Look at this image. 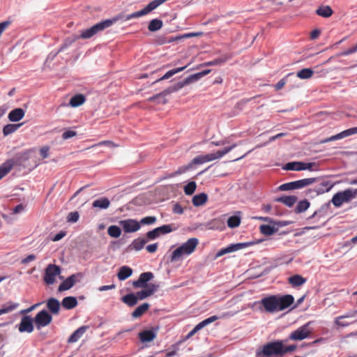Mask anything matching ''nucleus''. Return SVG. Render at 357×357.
<instances>
[{"label": "nucleus", "mask_w": 357, "mask_h": 357, "mask_svg": "<svg viewBox=\"0 0 357 357\" xmlns=\"http://www.w3.org/2000/svg\"><path fill=\"white\" fill-rule=\"evenodd\" d=\"M303 165V162H291L285 165L284 169L287 170L301 171Z\"/></svg>", "instance_id": "nucleus-37"}, {"label": "nucleus", "mask_w": 357, "mask_h": 357, "mask_svg": "<svg viewBox=\"0 0 357 357\" xmlns=\"http://www.w3.org/2000/svg\"><path fill=\"white\" fill-rule=\"evenodd\" d=\"M293 302L294 298L291 295L271 296L264 298L261 301V304L266 312L274 313L287 308Z\"/></svg>", "instance_id": "nucleus-1"}, {"label": "nucleus", "mask_w": 357, "mask_h": 357, "mask_svg": "<svg viewBox=\"0 0 357 357\" xmlns=\"http://www.w3.org/2000/svg\"><path fill=\"white\" fill-rule=\"evenodd\" d=\"M110 205V201L107 197H102L98 199H96L92 203L93 208H98L100 209H106Z\"/></svg>", "instance_id": "nucleus-24"}, {"label": "nucleus", "mask_w": 357, "mask_h": 357, "mask_svg": "<svg viewBox=\"0 0 357 357\" xmlns=\"http://www.w3.org/2000/svg\"><path fill=\"white\" fill-rule=\"evenodd\" d=\"M218 319V317L217 316H212L211 317H208V318L204 319V321L200 322L199 324L200 326H202V328H203L204 327H205L208 324H211V323L214 322L215 321H216Z\"/></svg>", "instance_id": "nucleus-54"}, {"label": "nucleus", "mask_w": 357, "mask_h": 357, "mask_svg": "<svg viewBox=\"0 0 357 357\" xmlns=\"http://www.w3.org/2000/svg\"><path fill=\"white\" fill-rule=\"evenodd\" d=\"M174 92H175V91H173V88L172 86H169L167 89H166L165 90H164L162 93H158V94H157L155 96H153L149 98V100L151 101V102H153L158 98H159L160 96H166L167 94H170V93H174Z\"/></svg>", "instance_id": "nucleus-47"}, {"label": "nucleus", "mask_w": 357, "mask_h": 357, "mask_svg": "<svg viewBox=\"0 0 357 357\" xmlns=\"http://www.w3.org/2000/svg\"><path fill=\"white\" fill-rule=\"evenodd\" d=\"M347 318H349L348 316H341L335 319V324L339 327H346L348 326L351 322L347 321L346 320Z\"/></svg>", "instance_id": "nucleus-44"}, {"label": "nucleus", "mask_w": 357, "mask_h": 357, "mask_svg": "<svg viewBox=\"0 0 357 357\" xmlns=\"http://www.w3.org/2000/svg\"><path fill=\"white\" fill-rule=\"evenodd\" d=\"M147 241H148L146 238H138L132 241L131 246L132 247V249L135 250L136 251H139L144 247Z\"/></svg>", "instance_id": "nucleus-34"}, {"label": "nucleus", "mask_w": 357, "mask_h": 357, "mask_svg": "<svg viewBox=\"0 0 357 357\" xmlns=\"http://www.w3.org/2000/svg\"><path fill=\"white\" fill-rule=\"evenodd\" d=\"M52 321V315L46 310L39 312L33 319V323L38 330L46 327L51 324Z\"/></svg>", "instance_id": "nucleus-8"}, {"label": "nucleus", "mask_w": 357, "mask_h": 357, "mask_svg": "<svg viewBox=\"0 0 357 357\" xmlns=\"http://www.w3.org/2000/svg\"><path fill=\"white\" fill-rule=\"evenodd\" d=\"M310 324V322H308L291 333L289 335V339L294 341H301L306 339L311 334V331L309 328Z\"/></svg>", "instance_id": "nucleus-9"}, {"label": "nucleus", "mask_w": 357, "mask_h": 357, "mask_svg": "<svg viewBox=\"0 0 357 357\" xmlns=\"http://www.w3.org/2000/svg\"><path fill=\"white\" fill-rule=\"evenodd\" d=\"M162 21L158 19L152 20L148 26V29L150 31H156L160 29L162 26Z\"/></svg>", "instance_id": "nucleus-36"}, {"label": "nucleus", "mask_w": 357, "mask_h": 357, "mask_svg": "<svg viewBox=\"0 0 357 357\" xmlns=\"http://www.w3.org/2000/svg\"><path fill=\"white\" fill-rule=\"evenodd\" d=\"M158 329L144 330L139 333V337L142 342L153 341L157 335Z\"/></svg>", "instance_id": "nucleus-18"}, {"label": "nucleus", "mask_w": 357, "mask_h": 357, "mask_svg": "<svg viewBox=\"0 0 357 357\" xmlns=\"http://www.w3.org/2000/svg\"><path fill=\"white\" fill-rule=\"evenodd\" d=\"M208 200V195L206 193H200L193 197L192 202L195 206L204 205Z\"/></svg>", "instance_id": "nucleus-25"}, {"label": "nucleus", "mask_w": 357, "mask_h": 357, "mask_svg": "<svg viewBox=\"0 0 357 357\" xmlns=\"http://www.w3.org/2000/svg\"><path fill=\"white\" fill-rule=\"evenodd\" d=\"M241 218L238 216L233 215L228 218L227 225L230 228H235L240 225Z\"/></svg>", "instance_id": "nucleus-41"}, {"label": "nucleus", "mask_w": 357, "mask_h": 357, "mask_svg": "<svg viewBox=\"0 0 357 357\" xmlns=\"http://www.w3.org/2000/svg\"><path fill=\"white\" fill-rule=\"evenodd\" d=\"M154 277L151 272H145L140 274L138 280L133 281L132 285L135 288H145L148 286L147 282Z\"/></svg>", "instance_id": "nucleus-13"}, {"label": "nucleus", "mask_w": 357, "mask_h": 357, "mask_svg": "<svg viewBox=\"0 0 357 357\" xmlns=\"http://www.w3.org/2000/svg\"><path fill=\"white\" fill-rule=\"evenodd\" d=\"M79 215L78 212H70L67 217V221L68 222H77L79 220Z\"/></svg>", "instance_id": "nucleus-50"}, {"label": "nucleus", "mask_w": 357, "mask_h": 357, "mask_svg": "<svg viewBox=\"0 0 357 357\" xmlns=\"http://www.w3.org/2000/svg\"><path fill=\"white\" fill-rule=\"evenodd\" d=\"M76 135H77V132L75 131L69 130H66L64 132H63L62 138H63V139L66 140V139H68L71 137H73Z\"/></svg>", "instance_id": "nucleus-56"}, {"label": "nucleus", "mask_w": 357, "mask_h": 357, "mask_svg": "<svg viewBox=\"0 0 357 357\" xmlns=\"http://www.w3.org/2000/svg\"><path fill=\"white\" fill-rule=\"evenodd\" d=\"M197 188V184L195 181H190L184 186V192L186 195H192Z\"/></svg>", "instance_id": "nucleus-42"}, {"label": "nucleus", "mask_w": 357, "mask_h": 357, "mask_svg": "<svg viewBox=\"0 0 357 357\" xmlns=\"http://www.w3.org/2000/svg\"><path fill=\"white\" fill-rule=\"evenodd\" d=\"M85 97L82 94H77L73 96L70 100L72 107H79L85 102Z\"/></svg>", "instance_id": "nucleus-31"}, {"label": "nucleus", "mask_w": 357, "mask_h": 357, "mask_svg": "<svg viewBox=\"0 0 357 357\" xmlns=\"http://www.w3.org/2000/svg\"><path fill=\"white\" fill-rule=\"evenodd\" d=\"M273 355H282V343L281 342L267 344L257 352V357H269Z\"/></svg>", "instance_id": "nucleus-4"}, {"label": "nucleus", "mask_w": 357, "mask_h": 357, "mask_svg": "<svg viewBox=\"0 0 357 357\" xmlns=\"http://www.w3.org/2000/svg\"><path fill=\"white\" fill-rule=\"evenodd\" d=\"M333 10L329 6H323L319 7L316 10V13L324 17H328L333 15Z\"/></svg>", "instance_id": "nucleus-29"}, {"label": "nucleus", "mask_w": 357, "mask_h": 357, "mask_svg": "<svg viewBox=\"0 0 357 357\" xmlns=\"http://www.w3.org/2000/svg\"><path fill=\"white\" fill-rule=\"evenodd\" d=\"M319 180L317 183H318L314 188L313 191H314L317 195L323 194L324 192H328L333 187L331 183L328 181H321L319 178Z\"/></svg>", "instance_id": "nucleus-17"}, {"label": "nucleus", "mask_w": 357, "mask_h": 357, "mask_svg": "<svg viewBox=\"0 0 357 357\" xmlns=\"http://www.w3.org/2000/svg\"><path fill=\"white\" fill-rule=\"evenodd\" d=\"M62 305L66 309H73L77 306V300L75 297L68 296L63 299Z\"/></svg>", "instance_id": "nucleus-28"}, {"label": "nucleus", "mask_w": 357, "mask_h": 357, "mask_svg": "<svg viewBox=\"0 0 357 357\" xmlns=\"http://www.w3.org/2000/svg\"><path fill=\"white\" fill-rule=\"evenodd\" d=\"M22 125V123L7 124L3 128V134L5 136L10 135V134L13 133L14 132H15Z\"/></svg>", "instance_id": "nucleus-35"}, {"label": "nucleus", "mask_w": 357, "mask_h": 357, "mask_svg": "<svg viewBox=\"0 0 357 357\" xmlns=\"http://www.w3.org/2000/svg\"><path fill=\"white\" fill-rule=\"evenodd\" d=\"M107 146L109 147H116L118 145L115 144L112 141L109 140H105L100 142L96 144H93L91 146V148L96 147V146Z\"/></svg>", "instance_id": "nucleus-49"}, {"label": "nucleus", "mask_w": 357, "mask_h": 357, "mask_svg": "<svg viewBox=\"0 0 357 357\" xmlns=\"http://www.w3.org/2000/svg\"><path fill=\"white\" fill-rule=\"evenodd\" d=\"M25 112L22 108L13 109L8 114V119L12 122L19 121L24 116Z\"/></svg>", "instance_id": "nucleus-19"}, {"label": "nucleus", "mask_w": 357, "mask_h": 357, "mask_svg": "<svg viewBox=\"0 0 357 357\" xmlns=\"http://www.w3.org/2000/svg\"><path fill=\"white\" fill-rule=\"evenodd\" d=\"M87 329L86 326H82L76 330L69 337L68 342L69 343H74L77 342L82 335L86 333Z\"/></svg>", "instance_id": "nucleus-22"}, {"label": "nucleus", "mask_w": 357, "mask_h": 357, "mask_svg": "<svg viewBox=\"0 0 357 357\" xmlns=\"http://www.w3.org/2000/svg\"><path fill=\"white\" fill-rule=\"evenodd\" d=\"M33 319H31L29 316L24 317L20 324H19L18 330L20 333H31L33 332L34 326H33Z\"/></svg>", "instance_id": "nucleus-15"}, {"label": "nucleus", "mask_w": 357, "mask_h": 357, "mask_svg": "<svg viewBox=\"0 0 357 357\" xmlns=\"http://www.w3.org/2000/svg\"><path fill=\"white\" fill-rule=\"evenodd\" d=\"M203 156H204V162H205L213 161V160H215L218 159L215 152V153H208V154H206V155H203Z\"/></svg>", "instance_id": "nucleus-58"}, {"label": "nucleus", "mask_w": 357, "mask_h": 357, "mask_svg": "<svg viewBox=\"0 0 357 357\" xmlns=\"http://www.w3.org/2000/svg\"><path fill=\"white\" fill-rule=\"evenodd\" d=\"M14 165L13 160H8L0 166V179L10 172Z\"/></svg>", "instance_id": "nucleus-23"}, {"label": "nucleus", "mask_w": 357, "mask_h": 357, "mask_svg": "<svg viewBox=\"0 0 357 357\" xmlns=\"http://www.w3.org/2000/svg\"><path fill=\"white\" fill-rule=\"evenodd\" d=\"M59 266L55 264H50L45 269L44 281L46 284H51L55 281L56 277L60 274Z\"/></svg>", "instance_id": "nucleus-10"}, {"label": "nucleus", "mask_w": 357, "mask_h": 357, "mask_svg": "<svg viewBox=\"0 0 357 357\" xmlns=\"http://www.w3.org/2000/svg\"><path fill=\"white\" fill-rule=\"evenodd\" d=\"M223 62H224V61L222 59H215L211 61L206 62V63L202 64V66H217V65L221 64Z\"/></svg>", "instance_id": "nucleus-57"}, {"label": "nucleus", "mask_w": 357, "mask_h": 357, "mask_svg": "<svg viewBox=\"0 0 357 357\" xmlns=\"http://www.w3.org/2000/svg\"><path fill=\"white\" fill-rule=\"evenodd\" d=\"M236 146V144H234L231 146L229 147H226L222 150H219L215 152L218 159L222 158L223 155L228 153L229 151H231L233 149H234Z\"/></svg>", "instance_id": "nucleus-46"}, {"label": "nucleus", "mask_w": 357, "mask_h": 357, "mask_svg": "<svg viewBox=\"0 0 357 357\" xmlns=\"http://www.w3.org/2000/svg\"><path fill=\"white\" fill-rule=\"evenodd\" d=\"M153 291H137L136 294H128L122 297V301L129 306L135 305L139 300H142L152 295Z\"/></svg>", "instance_id": "nucleus-7"}, {"label": "nucleus", "mask_w": 357, "mask_h": 357, "mask_svg": "<svg viewBox=\"0 0 357 357\" xmlns=\"http://www.w3.org/2000/svg\"><path fill=\"white\" fill-rule=\"evenodd\" d=\"M186 67H187V66L181 67V68H176L172 69V70L167 71L162 77H161L160 78L157 79L154 83L160 82L164 79H167L170 78L172 76L174 75L175 74L183 71L184 69L186 68Z\"/></svg>", "instance_id": "nucleus-30"}, {"label": "nucleus", "mask_w": 357, "mask_h": 357, "mask_svg": "<svg viewBox=\"0 0 357 357\" xmlns=\"http://www.w3.org/2000/svg\"><path fill=\"white\" fill-rule=\"evenodd\" d=\"M149 307L148 303H144L137 307L132 313V317L135 319L140 317Z\"/></svg>", "instance_id": "nucleus-32"}, {"label": "nucleus", "mask_w": 357, "mask_h": 357, "mask_svg": "<svg viewBox=\"0 0 357 357\" xmlns=\"http://www.w3.org/2000/svg\"><path fill=\"white\" fill-rule=\"evenodd\" d=\"M306 281V278L298 274L294 275L288 278L289 283L294 288L301 286Z\"/></svg>", "instance_id": "nucleus-20"}, {"label": "nucleus", "mask_w": 357, "mask_h": 357, "mask_svg": "<svg viewBox=\"0 0 357 357\" xmlns=\"http://www.w3.org/2000/svg\"><path fill=\"white\" fill-rule=\"evenodd\" d=\"M178 344H176L172 346V348L173 349L172 351H169L166 353V357H172L176 354L177 351L178 350Z\"/></svg>", "instance_id": "nucleus-61"}, {"label": "nucleus", "mask_w": 357, "mask_h": 357, "mask_svg": "<svg viewBox=\"0 0 357 357\" xmlns=\"http://www.w3.org/2000/svg\"><path fill=\"white\" fill-rule=\"evenodd\" d=\"M356 52H357V44L356 45H354V47H351L347 49V50L340 52L339 54V55L340 56H347V55L354 54Z\"/></svg>", "instance_id": "nucleus-55"}, {"label": "nucleus", "mask_w": 357, "mask_h": 357, "mask_svg": "<svg viewBox=\"0 0 357 357\" xmlns=\"http://www.w3.org/2000/svg\"><path fill=\"white\" fill-rule=\"evenodd\" d=\"M203 163H205V162H204L203 155H201L196 156L195 158H194L192 159V160L191 162V165H200V164H203Z\"/></svg>", "instance_id": "nucleus-59"}, {"label": "nucleus", "mask_w": 357, "mask_h": 357, "mask_svg": "<svg viewBox=\"0 0 357 357\" xmlns=\"http://www.w3.org/2000/svg\"><path fill=\"white\" fill-rule=\"evenodd\" d=\"M119 225L125 233H133L137 231L141 227V225L137 220L130 218L121 220L119 222Z\"/></svg>", "instance_id": "nucleus-11"}, {"label": "nucleus", "mask_w": 357, "mask_h": 357, "mask_svg": "<svg viewBox=\"0 0 357 357\" xmlns=\"http://www.w3.org/2000/svg\"><path fill=\"white\" fill-rule=\"evenodd\" d=\"M82 273L73 274L66 278L59 287L58 290H68L82 278Z\"/></svg>", "instance_id": "nucleus-12"}, {"label": "nucleus", "mask_w": 357, "mask_h": 357, "mask_svg": "<svg viewBox=\"0 0 357 357\" xmlns=\"http://www.w3.org/2000/svg\"><path fill=\"white\" fill-rule=\"evenodd\" d=\"M249 244L245 243H240L236 244H231L229 246L220 249L215 255V259L220 257L226 254L233 252L246 248Z\"/></svg>", "instance_id": "nucleus-14"}, {"label": "nucleus", "mask_w": 357, "mask_h": 357, "mask_svg": "<svg viewBox=\"0 0 357 357\" xmlns=\"http://www.w3.org/2000/svg\"><path fill=\"white\" fill-rule=\"evenodd\" d=\"M356 195L357 189L353 190L349 188L342 192L336 193L333 197L332 202L335 206L340 207L344 202H348L356 198Z\"/></svg>", "instance_id": "nucleus-6"}, {"label": "nucleus", "mask_w": 357, "mask_h": 357, "mask_svg": "<svg viewBox=\"0 0 357 357\" xmlns=\"http://www.w3.org/2000/svg\"><path fill=\"white\" fill-rule=\"evenodd\" d=\"M317 178H303L292 182L286 183L279 186V190L282 191L292 190L296 189H301L306 186L310 185L318 181Z\"/></svg>", "instance_id": "nucleus-5"}, {"label": "nucleus", "mask_w": 357, "mask_h": 357, "mask_svg": "<svg viewBox=\"0 0 357 357\" xmlns=\"http://www.w3.org/2000/svg\"><path fill=\"white\" fill-rule=\"evenodd\" d=\"M156 229L160 236L162 234H169L172 232L173 230L176 229L175 227H172V225H164L161 227H157Z\"/></svg>", "instance_id": "nucleus-43"}, {"label": "nucleus", "mask_w": 357, "mask_h": 357, "mask_svg": "<svg viewBox=\"0 0 357 357\" xmlns=\"http://www.w3.org/2000/svg\"><path fill=\"white\" fill-rule=\"evenodd\" d=\"M211 72V70H205L203 71H201L199 73L191 75L190 77L192 78V82H196L200 78L203 77L204 76L208 75Z\"/></svg>", "instance_id": "nucleus-48"}, {"label": "nucleus", "mask_w": 357, "mask_h": 357, "mask_svg": "<svg viewBox=\"0 0 357 357\" xmlns=\"http://www.w3.org/2000/svg\"><path fill=\"white\" fill-rule=\"evenodd\" d=\"M107 234L113 238H118L121 234V229L116 225H111L107 229Z\"/></svg>", "instance_id": "nucleus-38"}, {"label": "nucleus", "mask_w": 357, "mask_h": 357, "mask_svg": "<svg viewBox=\"0 0 357 357\" xmlns=\"http://www.w3.org/2000/svg\"><path fill=\"white\" fill-rule=\"evenodd\" d=\"M17 304H11V305H8L3 307V308L0 309V316L1 314H6V313L13 311V310H15L17 307Z\"/></svg>", "instance_id": "nucleus-53"}, {"label": "nucleus", "mask_w": 357, "mask_h": 357, "mask_svg": "<svg viewBox=\"0 0 357 357\" xmlns=\"http://www.w3.org/2000/svg\"><path fill=\"white\" fill-rule=\"evenodd\" d=\"M275 202L282 203L287 206L291 207L297 202V197L294 195L282 196L276 198Z\"/></svg>", "instance_id": "nucleus-21"}, {"label": "nucleus", "mask_w": 357, "mask_h": 357, "mask_svg": "<svg viewBox=\"0 0 357 357\" xmlns=\"http://www.w3.org/2000/svg\"><path fill=\"white\" fill-rule=\"evenodd\" d=\"M115 21V19L106 20L99 23H97L91 28L82 31L79 38L82 39L90 38L92 36H95L96 33H98L99 31H101L111 26Z\"/></svg>", "instance_id": "nucleus-3"}, {"label": "nucleus", "mask_w": 357, "mask_h": 357, "mask_svg": "<svg viewBox=\"0 0 357 357\" xmlns=\"http://www.w3.org/2000/svg\"><path fill=\"white\" fill-rule=\"evenodd\" d=\"M160 236L159 233L156 228L154 229L149 231L146 233V239L148 240H154Z\"/></svg>", "instance_id": "nucleus-52"}, {"label": "nucleus", "mask_w": 357, "mask_h": 357, "mask_svg": "<svg viewBox=\"0 0 357 357\" xmlns=\"http://www.w3.org/2000/svg\"><path fill=\"white\" fill-rule=\"evenodd\" d=\"M314 74V72L310 68H303L297 73V77L302 79H309Z\"/></svg>", "instance_id": "nucleus-39"}, {"label": "nucleus", "mask_w": 357, "mask_h": 357, "mask_svg": "<svg viewBox=\"0 0 357 357\" xmlns=\"http://www.w3.org/2000/svg\"><path fill=\"white\" fill-rule=\"evenodd\" d=\"M191 167V164L187 166L180 167L174 173V175H179L186 172Z\"/></svg>", "instance_id": "nucleus-62"}, {"label": "nucleus", "mask_w": 357, "mask_h": 357, "mask_svg": "<svg viewBox=\"0 0 357 357\" xmlns=\"http://www.w3.org/2000/svg\"><path fill=\"white\" fill-rule=\"evenodd\" d=\"M49 146H43L40 149V154L41 157L45 159L49 156Z\"/></svg>", "instance_id": "nucleus-60"}, {"label": "nucleus", "mask_w": 357, "mask_h": 357, "mask_svg": "<svg viewBox=\"0 0 357 357\" xmlns=\"http://www.w3.org/2000/svg\"><path fill=\"white\" fill-rule=\"evenodd\" d=\"M156 222V218L154 216H147L145 218H143L139 222L142 225H152Z\"/></svg>", "instance_id": "nucleus-51"}, {"label": "nucleus", "mask_w": 357, "mask_h": 357, "mask_svg": "<svg viewBox=\"0 0 357 357\" xmlns=\"http://www.w3.org/2000/svg\"><path fill=\"white\" fill-rule=\"evenodd\" d=\"M132 273V270L128 266H124L120 268L117 276L120 280H124L129 278Z\"/></svg>", "instance_id": "nucleus-27"}, {"label": "nucleus", "mask_w": 357, "mask_h": 357, "mask_svg": "<svg viewBox=\"0 0 357 357\" xmlns=\"http://www.w3.org/2000/svg\"><path fill=\"white\" fill-rule=\"evenodd\" d=\"M47 306L50 311L54 314H58L60 310V303L55 298H50L47 302Z\"/></svg>", "instance_id": "nucleus-26"}, {"label": "nucleus", "mask_w": 357, "mask_h": 357, "mask_svg": "<svg viewBox=\"0 0 357 357\" xmlns=\"http://www.w3.org/2000/svg\"><path fill=\"white\" fill-rule=\"evenodd\" d=\"M172 211L176 214H182L183 213V207L178 204L174 205Z\"/></svg>", "instance_id": "nucleus-64"}, {"label": "nucleus", "mask_w": 357, "mask_h": 357, "mask_svg": "<svg viewBox=\"0 0 357 357\" xmlns=\"http://www.w3.org/2000/svg\"><path fill=\"white\" fill-rule=\"evenodd\" d=\"M198 243L197 238H189L185 243L173 251L171 255V261H177L184 255H190L195 251Z\"/></svg>", "instance_id": "nucleus-2"}, {"label": "nucleus", "mask_w": 357, "mask_h": 357, "mask_svg": "<svg viewBox=\"0 0 357 357\" xmlns=\"http://www.w3.org/2000/svg\"><path fill=\"white\" fill-rule=\"evenodd\" d=\"M192 78L190 76H189L188 77H187L186 79H185L184 81L183 82H177L176 84H175L174 85L172 86V87L173 88V91H174L175 92L181 89L183 87H184L185 85H188L189 84H191L192 83Z\"/></svg>", "instance_id": "nucleus-40"}, {"label": "nucleus", "mask_w": 357, "mask_h": 357, "mask_svg": "<svg viewBox=\"0 0 357 357\" xmlns=\"http://www.w3.org/2000/svg\"><path fill=\"white\" fill-rule=\"evenodd\" d=\"M158 248V243L151 244L146 246V249L149 253H154L156 252Z\"/></svg>", "instance_id": "nucleus-63"}, {"label": "nucleus", "mask_w": 357, "mask_h": 357, "mask_svg": "<svg viewBox=\"0 0 357 357\" xmlns=\"http://www.w3.org/2000/svg\"><path fill=\"white\" fill-rule=\"evenodd\" d=\"M260 231L264 235L270 236L275 232V229L268 225H263L260 226Z\"/></svg>", "instance_id": "nucleus-45"}, {"label": "nucleus", "mask_w": 357, "mask_h": 357, "mask_svg": "<svg viewBox=\"0 0 357 357\" xmlns=\"http://www.w3.org/2000/svg\"><path fill=\"white\" fill-rule=\"evenodd\" d=\"M310 206V202L307 200V199H303L302 201H300L295 209H294V211L296 213H303L304 211H305Z\"/></svg>", "instance_id": "nucleus-33"}, {"label": "nucleus", "mask_w": 357, "mask_h": 357, "mask_svg": "<svg viewBox=\"0 0 357 357\" xmlns=\"http://www.w3.org/2000/svg\"><path fill=\"white\" fill-rule=\"evenodd\" d=\"M357 133V127L351 128L347 130H345L339 134L333 135L331 137L326 138L321 141V143H327L331 141L342 139L344 137H348L351 135H354Z\"/></svg>", "instance_id": "nucleus-16"}]
</instances>
